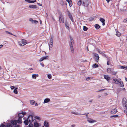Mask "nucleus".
<instances>
[{"instance_id":"nucleus-22","label":"nucleus","mask_w":127,"mask_h":127,"mask_svg":"<svg viewBox=\"0 0 127 127\" xmlns=\"http://www.w3.org/2000/svg\"><path fill=\"white\" fill-rule=\"evenodd\" d=\"M94 26L95 29H99L100 27V26L98 24H95L94 25Z\"/></svg>"},{"instance_id":"nucleus-20","label":"nucleus","mask_w":127,"mask_h":127,"mask_svg":"<svg viewBox=\"0 0 127 127\" xmlns=\"http://www.w3.org/2000/svg\"><path fill=\"white\" fill-rule=\"evenodd\" d=\"M117 110L116 109L114 108L112 109V114H114L117 112Z\"/></svg>"},{"instance_id":"nucleus-47","label":"nucleus","mask_w":127,"mask_h":127,"mask_svg":"<svg viewBox=\"0 0 127 127\" xmlns=\"http://www.w3.org/2000/svg\"><path fill=\"white\" fill-rule=\"evenodd\" d=\"M105 90V89H102L100 90L96 91V92H102V91L103 90Z\"/></svg>"},{"instance_id":"nucleus-35","label":"nucleus","mask_w":127,"mask_h":127,"mask_svg":"<svg viewBox=\"0 0 127 127\" xmlns=\"http://www.w3.org/2000/svg\"><path fill=\"white\" fill-rule=\"evenodd\" d=\"M53 36H52L50 38V42L53 43Z\"/></svg>"},{"instance_id":"nucleus-15","label":"nucleus","mask_w":127,"mask_h":127,"mask_svg":"<svg viewBox=\"0 0 127 127\" xmlns=\"http://www.w3.org/2000/svg\"><path fill=\"white\" fill-rule=\"evenodd\" d=\"M25 1L29 3H33L36 1V0H35L34 1H32L30 0H25Z\"/></svg>"},{"instance_id":"nucleus-51","label":"nucleus","mask_w":127,"mask_h":127,"mask_svg":"<svg viewBox=\"0 0 127 127\" xmlns=\"http://www.w3.org/2000/svg\"><path fill=\"white\" fill-rule=\"evenodd\" d=\"M124 23H126L127 22V19L126 18L124 20Z\"/></svg>"},{"instance_id":"nucleus-31","label":"nucleus","mask_w":127,"mask_h":127,"mask_svg":"<svg viewBox=\"0 0 127 127\" xmlns=\"http://www.w3.org/2000/svg\"><path fill=\"white\" fill-rule=\"evenodd\" d=\"M99 20L101 23L105 22V20L103 18H100L99 19Z\"/></svg>"},{"instance_id":"nucleus-55","label":"nucleus","mask_w":127,"mask_h":127,"mask_svg":"<svg viewBox=\"0 0 127 127\" xmlns=\"http://www.w3.org/2000/svg\"><path fill=\"white\" fill-rule=\"evenodd\" d=\"M107 65H109V62L108 61L107 62Z\"/></svg>"},{"instance_id":"nucleus-9","label":"nucleus","mask_w":127,"mask_h":127,"mask_svg":"<svg viewBox=\"0 0 127 127\" xmlns=\"http://www.w3.org/2000/svg\"><path fill=\"white\" fill-rule=\"evenodd\" d=\"M70 41L69 42V44L70 46H73L74 44V40L72 37H70Z\"/></svg>"},{"instance_id":"nucleus-16","label":"nucleus","mask_w":127,"mask_h":127,"mask_svg":"<svg viewBox=\"0 0 127 127\" xmlns=\"http://www.w3.org/2000/svg\"><path fill=\"white\" fill-rule=\"evenodd\" d=\"M29 7L31 8L35 9L37 8V6L35 5H29Z\"/></svg>"},{"instance_id":"nucleus-24","label":"nucleus","mask_w":127,"mask_h":127,"mask_svg":"<svg viewBox=\"0 0 127 127\" xmlns=\"http://www.w3.org/2000/svg\"><path fill=\"white\" fill-rule=\"evenodd\" d=\"M83 0H80L78 2L77 4L79 6H80L82 3V2L83 1Z\"/></svg>"},{"instance_id":"nucleus-6","label":"nucleus","mask_w":127,"mask_h":127,"mask_svg":"<svg viewBox=\"0 0 127 127\" xmlns=\"http://www.w3.org/2000/svg\"><path fill=\"white\" fill-rule=\"evenodd\" d=\"M59 19L60 20V22L61 23L62 22L64 23V17L62 15H60V16L59 17Z\"/></svg>"},{"instance_id":"nucleus-33","label":"nucleus","mask_w":127,"mask_h":127,"mask_svg":"<svg viewBox=\"0 0 127 127\" xmlns=\"http://www.w3.org/2000/svg\"><path fill=\"white\" fill-rule=\"evenodd\" d=\"M117 72H114L113 71H112V74L115 75L117 73Z\"/></svg>"},{"instance_id":"nucleus-50","label":"nucleus","mask_w":127,"mask_h":127,"mask_svg":"<svg viewBox=\"0 0 127 127\" xmlns=\"http://www.w3.org/2000/svg\"><path fill=\"white\" fill-rule=\"evenodd\" d=\"M14 127H20V126L19 125H15V126Z\"/></svg>"},{"instance_id":"nucleus-5","label":"nucleus","mask_w":127,"mask_h":127,"mask_svg":"<svg viewBox=\"0 0 127 127\" xmlns=\"http://www.w3.org/2000/svg\"><path fill=\"white\" fill-rule=\"evenodd\" d=\"M21 43L22 44H21L20 42L19 43V45L21 46H24L26 44L27 42V41L25 39H22V40Z\"/></svg>"},{"instance_id":"nucleus-37","label":"nucleus","mask_w":127,"mask_h":127,"mask_svg":"<svg viewBox=\"0 0 127 127\" xmlns=\"http://www.w3.org/2000/svg\"><path fill=\"white\" fill-rule=\"evenodd\" d=\"M17 88L15 89L13 91L14 93L16 94H17L18 93V92L17 90Z\"/></svg>"},{"instance_id":"nucleus-4","label":"nucleus","mask_w":127,"mask_h":127,"mask_svg":"<svg viewBox=\"0 0 127 127\" xmlns=\"http://www.w3.org/2000/svg\"><path fill=\"white\" fill-rule=\"evenodd\" d=\"M27 119L29 120V122L30 123H32L34 122L35 120H36L35 119H33V117L32 115H30L28 116Z\"/></svg>"},{"instance_id":"nucleus-53","label":"nucleus","mask_w":127,"mask_h":127,"mask_svg":"<svg viewBox=\"0 0 127 127\" xmlns=\"http://www.w3.org/2000/svg\"><path fill=\"white\" fill-rule=\"evenodd\" d=\"M46 17L48 19V14H47V13H46Z\"/></svg>"},{"instance_id":"nucleus-32","label":"nucleus","mask_w":127,"mask_h":127,"mask_svg":"<svg viewBox=\"0 0 127 127\" xmlns=\"http://www.w3.org/2000/svg\"><path fill=\"white\" fill-rule=\"evenodd\" d=\"M98 64H93V68H96L98 67Z\"/></svg>"},{"instance_id":"nucleus-26","label":"nucleus","mask_w":127,"mask_h":127,"mask_svg":"<svg viewBox=\"0 0 127 127\" xmlns=\"http://www.w3.org/2000/svg\"><path fill=\"white\" fill-rule=\"evenodd\" d=\"M38 76V74H33L32 75V77L33 79H36V77Z\"/></svg>"},{"instance_id":"nucleus-25","label":"nucleus","mask_w":127,"mask_h":127,"mask_svg":"<svg viewBox=\"0 0 127 127\" xmlns=\"http://www.w3.org/2000/svg\"><path fill=\"white\" fill-rule=\"evenodd\" d=\"M49 49H50V48H52L53 45V43L49 42Z\"/></svg>"},{"instance_id":"nucleus-40","label":"nucleus","mask_w":127,"mask_h":127,"mask_svg":"<svg viewBox=\"0 0 127 127\" xmlns=\"http://www.w3.org/2000/svg\"><path fill=\"white\" fill-rule=\"evenodd\" d=\"M38 23V21L36 20H33V22H32V24H37Z\"/></svg>"},{"instance_id":"nucleus-42","label":"nucleus","mask_w":127,"mask_h":127,"mask_svg":"<svg viewBox=\"0 0 127 127\" xmlns=\"http://www.w3.org/2000/svg\"><path fill=\"white\" fill-rule=\"evenodd\" d=\"M65 27L68 30H69L70 29V28L69 26H68V25H67L66 24V25H65Z\"/></svg>"},{"instance_id":"nucleus-28","label":"nucleus","mask_w":127,"mask_h":127,"mask_svg":"<svg viewBox=\"0 0 127 127\" xmlns=\"http://www.w3.org/2000/svg\"><path fill=\"white\" fill-rule=\"evenodd\" d=\"M12 124L10 123L7 124L6 125V127H12Z\"/></svg>"},{"instance_id":"nucleus-45","label":"nucleus","mask_w":127,"mask_h":127,"mask_svg":"<svg viewBox=\"0 0 127 127\" xmlns=\"http://www.w3.org/2000/svg\"><path fill=\"white\" fill-rule=\"evenodd\" d=\"M10 87L12 90L13 89L15 88V87L12 86H10Z\"/></svg>"},{"instance_id":"nucleus-17","label":"nucleus","mask_w":127,"mask_h":127,"mask_svg":"<svg viewBox=\"0 0 127 127\" xmlns=\"http://www.w3.org/2000/svg\"><path fill=\"white\" fill-rule=\"evenodd\" d=\"M50 100L49 98H46L44 100L43 103H45L49 102Z\"/></svg>"},{"instance_id":"nucleus-12","label":"nucleus","mask_w":127,"mask_h":127,"mask_svg":"<svg viewBox=\"0 0 127 127\" xmlns=\"http://www.w3.org/2000/svg\"><path fill=\"white\" fill-rule=\"evenodd\" d=\"M44 126L46 127H48L49 126V123L46 121H44Z\"/></svg>"},{"instance_id":"nucleus-8","label":"nucleus","mask_w":127,"mask_h":127,"mask_svg":"<svg viewBox=\"0 0 127 127\" xmlns=\"http://www.w3.org/2000/svg\"><path fill=\"white\" fill-rule=\"evenodd\" d=\"M67 12H68L67 14H68V15L69 17V18H70V19L71 20V21L72 22H73L74 21L73 19V17H72L71 15V13L69 11H68Z\"/></svg>"},{"instance_id":"nucleus-38","label":"nucleus","mask_w":127,"mask_h":127,"mask_svg":"<svg viewBox=\"0 0 127 127\" xmlns=\"http://www.w3.org/2000/svg\"><path fill=\"white\" fill-rule=\"evenodd\" d=\"M88 28L85 26H84L83 30L84 31H86L88 30Z\"/></svg>"},{"instance_id":"nucleus-21","label":"nucleus","mask_w":127,"mask_h":127,"mask_svg":"<svg viewBox=\"0 0 127 127\" xmlns=\"http://www.w3.org/2000/svg\"><path fill=\"white\" fill-rule=\"evenodd\" d=\"M29 122V120L27 119L24 121V123L26 125H27L28 124Z\"/></svg>"},{"instance_id":"nucleus-63","label":"nucleus","mask_w":127,"mask_h":127,"mask_svg":"<svg viewBox=\"0 0 127 127\" xmlns=\"http://www.w3.org/2000/svg\"><path fill=\"white\" fill-rule=\"evenodd\" d=\"M29 70H32L33 69L32 68H29Z\"/></svg>"},{"instance_id":"nucleus-29","label":"nucleus","mask_w":127,"mask_h":127,"mask_svg":"<svg viewBox=\"0 0 127 127\" xmlns=\"http://www.w3.org/2000/svg\"><path fill=\"white\" fill-rule=\"evenodd\" d=\"M107 72L108 73H111V68H108L107 69Z\"/></svg>"},{"instance_id":"nucleus-13","label":"nucleus","mask_w":127,"mask_h":127,"mask_svg":"<svg viewBox=\"0 0 127 127\" xmlns=\"http://www.w3.org/2000/svg\"><path fill=\"white\" fill-rule=\"evenodd\" d=\"M104 79L106 80L108 82H109V81L110 80V77H109L108 75H104Z\"/></svg>"},{"instance_id":"nucleus-3","label":"nucleus","mask_w":127,"mask_h":127,"mask_svg":"<svg viewBox=\"0 0 127 127\" xmlns=\"http://www.w3.org/2000/svg\"><path fill=\"white\" fill-rule=\"evenodd\" d=\"M89 3V1L88 0H83L82 5L85 7V9H88Z\"/></svg>"},{"instance_id":"nucleus-7","label":"nucleus","mask_w":127,"mask_h":127,"mask_svg":"<svg viewBox=\"0 0 127 127\" xmlns=\"http://www.w3.org/2000/svg\"><path fill=\"white\" fill-rule=\"evenodd\" d=\"M94 56L95 60L96 62H98L99 58V57L98 54L95 53L94 54Z\"/></svg>"},{"instance_id":"nucleus-10","label":"nucleus","mask_w":127,"mask_h":127,"mask_svg":"<svg viewBox=\"0 0 127 127\" xmlns=\"http://www.w3.org/2000/svg\"><path fill=\"white\" fill-rule=\"evenodd\" d=\"M32 123L34 124V127H38L39 124L37 122L36 120H35V121L33 122Z\"/></svg>"},{"instance_id":"nucleus-2","label":"nucleus","mask_w":127,"mask_h":127,"mask_svg":"<svg viewBox=\"0 0 127 127\" xmlns=\"http://www.w3.org/2000/svg\"><path fill=\"white\" fill-rule=\"evenodd\" d=\"M113 81L115 84L119 83V86L121 87H123L124 86L123 83L122 81H120L116 79L115 77L113 78Z\"/></svg>"},{"instance_id":"nucleus-64","label":"nucleus","mask_w":127,"mask_h":127,"mask_svg":"<svg viewBox=\"0 0 127 127\" xmlns=\"http://www.w3.org/2000/svg\"><path fill=\"white\" fill-rule=\"evenodd\" d=\"M108 3L110 1V0H106Z\"/></svg>"},{"instance_id":"nucleus-36","label":"nucleus","mask_w":127,"mask_h":127,"mask_svg":"<svg viewBox=\"0 0 127 127\" xmlns=\"http://www.w3.org/2000/svg\"><path fill=\"white\" fill-rule=\"evenodd\" d=\"M34 118L39 120H40L41 119L38 116H36Z\"/></svg>"},{"instance_id":"nucleus-60","label":"nucleus","mask_w":127,"mask_h":127,"mask_svg":"<svg viewBox=\"0 0 127 127\" xmlns=\"http://www.w3.org/2000/svg\"><path fill=\"white\" fill-rule=\"evenodd\" d=\"M37 4L39 5V6H42V4L40 3H38Z\"/></svg>"},{"instance_id":"nucleus-44","label":"nucleus","mask_w":127,"mask_h":127,"mask_svg":"<svg viewBox=\"0 0 127 127\" xmlns=\"http://www.w3.org/2000/svg\"><path fill=\"white\" fill-rule=\"evenodd\" d=\"M29 127H33V125L31 123L30 124H29Z\"/></svg>"},{"instance_id":"nucleus-39","label":"nucleus","mask_w":127,"mask_h":127,"mask_svg":"<svg viewBox=\"0 0 127 127\" xmlns=\"http://www.w3.org/2000/svg\"><path fill=\"white\" fill-rule=\"evenodd\" d=\"M119 117V116L118 115H112V118L113 117L114 118H118Z\"/></svg>"},{"instance_id":"nucleus-46","label":"nucleus","mask_w":127,"mask_h":127,"mask_svg":"<svg viewBox=\"0 0 127 127\" xmlns=\"http://www.w3.org/2000/svg\"><path fill=\"white\" fill-rule=\"evenodd\" d=\"M0 127H6V125H5L3 124H2L0 125Z\"/></svg>"},{"instance_id":"nucleus-14","label":"nucleus","mask_w":127,"mask_h":127,"mask_svg":"<svg viewBox=\"0 0 127 127\" xmlns=\"http://www.w3.org/2000/svg\"><path fill=\"white\" fill-rule=\"evenodd\" d=\"M66 1L68 3L69 6L71 7L72 4L71 0H66Z\"/></svg>"},{"instance_id":"nucleus-34","label":"nucleus","mask_w":127,"mask_h":127,"mask_svg":"<svg viewBox=\"0 0 127 127\" xmlns=\"http://www.w3.org/2000/svg\"><path fill=\"white\" fill-rule=\"evenodd\" d=\"M93 78V77H88L86 78V80L87 81H89V80L91 79H92Z\"/></svg>"},{"instance_id":"nucleus-54","label":"nucleus","mask_w":127,"mask_h":127,"mask_svg":"<svg viewBox=\"0 0 127 127\" xmlns=\"http://www.w3.org/2000/svg\"><path fill=\"white\" fill-rule=\"evenodd\" d=\"M40 65L44 67V64H43L42 63H40Z\"/></svg>"},{"instance_id":"nucleus-56","label":"nucleus","mask_w":127,"mask_h":127,"mask_svg":"<svg viewBox=\"0 0 127 127\" xmlns=\"http://www.w3.org/2000/svg\"><path fill=\"white\" fill-rule=\"evenodd\" d=\"M52 19L54 21H55V19H54V18L53 17V16H52Z\"/></svg>"},{"instance_id":"nucleus-23","label":"nucleus","mask_w":127,"mask_h":127,"mask_svg":"<svg viewBox=\"0 0 127 127\" xmlns=\"http://www.w3.org/2000/svg\"><path fill=\"white\" fill-rule=\"evenodd\" d=\"M88 121L89 123H93L94 122H96V121L94 120L91 119L90 120H88Z\"/></svg>"},{"instance_id":"nucleus-48","label":"nucleus","mask_w":127,"mask_h":127,"mask_svg":"<svg viewBox=\"0 0 127 127\" xmlns=\"http://www.w3.org/2000/svg\"><path fill=\"white\" fill-rule=\"evenodd\" d=\"M85 115H86L87 118L88 117V115L89 114L88 113H85Z\"/></svg>"},{"instance_id":"nucleus-27","label":"nucleus","mask_w":127,"mask_h":127,"mask_svg":"<svg viewBox=\"0 0 127 127\" xmlns=\"http://www.w3.org/2000/svg\"><path fill=\"white\" fill-rule=\"evenodd\" d=\"M70 48L71 51L72 53H73L74 52V49L73 46H70Z\"/></svg>"},{"instance_id":"nucleus-49","label":"nucleus","mask_w":127,"mask_h":127,"mask_svg":"<svg viewBox=\"0 0 127 127\" xmlns=\"http://www.w3.org/2000/svg\"><path fill=\"white\" fill-rule=\"evenodd\" d=\"M6 32H7V33H8L9 34L14 35H13V34H12V33H11V32H8V31H6ZM14 36H15V35H14Z\"/></svg>"},{"instance_id":"nucleus-52","label":"nucleus","mask_w":127,"mask_h":127,"mask_svg":"<svg viewBox=\"0 0 127 127\" xmlns=\"http://www.w3.org/2000/svg\"><path fill=\"white\" fill-rule=\"evenodd\" d=\"M33 20L32 18H31L29 19V21L30 22H33Z\"/></svg>"},{"instance_id":"nucleus-19","label":"nucleus","mask_w":127,"mask_h":127,"mask_svg":"<svg viewBox=\"0 0 127 127\" xmlns=\"http://www.w3.org/2000/svg\"><path fill=\"white\" fill-rule=\"evenodd\" d=\"M119 67L122 69H127V66H126V67L123 66L121 65H119Z\"/></svg>"},{"instance_id":"nucleus-62","label":"nucleus","mask_w":127,"mask_h":127,"mask_svg":"<svg viewBox=\"0 0 127 127\" xmlns=\"http://www.w3.org/2000/svg\"><path fill=\"white\" fill-rule=\"evenodd\" d=\"M79 114L77 112H76V113L75 114V115H78Z\"/></svg>"},{"instance_id":"nucleus-11","label":"nucleus","mask_w":127,"mask_h":127,"mask_svg":"<svg viewBox=\"0 0 127 127\" xmlns=\"http://www.w3.org/2000/svg\"><path fill=\"white\" fill-rule=\"evenodd\" d=\"M48 58V56H47L42 57L41 58H40L39 61L40 62L42 61L43 60L47 59Z\"/></svg>"},{"instance_id":"nucleus-57","label":"nucleus","mask_w":127,"mask_h":127,"mask_svg":"<svg viewBox=\"0 0 127 127\" xmlns=\"http://www.w3.org/2000/svg\"><path fill=\"white\" fill-rule=\"evenodd\" d=\"M102 25L103 26H104L105 25V22H102Z\"/></svg>"},{"instance_id":"nucleus-59","label":"nucleus","mask_w":127,"mask_h":127,"mask_svg":"<svg viewBox=\"0 0 127 127\" xmlns=\"http://www.w3.org/2000/svg\"><path fill=\"white\" fill-rule=\"evenodd\" d=\"M71 113L74 114L75 115V114L76 113V112H71Z\"/></svg>"},{"instance_id":"nucleus-30","label":"nucleus","mask_w":127,"mask_h":127,"mask_svg":"<svg viewBox=\"0 0 127 127\" xmlns=\"http://www.w3.org/2000/svg\"><path fill=\"white\" fill-rule=\"evenodd\" d=\"M30 102L31 105H33L35 103V101L34 100H31L30 101Z\"/></svg>"},{"instance_id":"nucleus-1","label":"nucleus","mask_w":127,"mask_h":127,"mask_svg":"<svg viewBox=\"0 0 127 127\" xmlns=\"http://www.w3.org/2000/svg\"><path fill=\"white\" fill-rule=\"evenodd\" d=\"M26 114V112L23 111L18 114V119L17 120L18 123L21 124L22 123V121L21 119L24 117V115Z\"/></svg>"},{"instance_id":"nucleus-41","label":"nucleus","mask_w":127,"mask_h":127,"mask_svg":"<svg viewBox=\"0 0 127 127\" xmlns=\"http://www.w3.org/2000/svg\"><path fill=\"white\" fill-rule=\"evenodd\" d=\"M116 35L118 36L119 37L121 35V33L119 32H116Z\"/></svg>"},{"instance_id":"nucleus-58","label":"nucleus","mask_w":127,"mask_h":127,"mask_svg":"<svg viewBox=\"0 0 127 127\" xmlns=\"http://www.w3.org/2000/svg\"><path fill=\"white\" fill-rule=\"evenodd\" d=\"M66 24L68 26V23H67L66 22H65V25H66Z\"/></svg>"},{"instance_id":"nucleus-18","label":"nucleus","mask_w":127,"mask_h":127,"mask_svg":"<svg viewBox=\"0 0 127 127\" xmlns=\"http://www.w3.org/2000/svg\"><path fill=\"white\" fill-rule=\"evenodd\" d=\"M11 124L14 125H15L17 123H18V121L17 120H14V121H12L11 122Z\"/></svg>"},{"instance_id":"nucleus-61","label":"nucleus","mask_w":127,"mask_h":127,"mask_svg":"<svg viewBox=\"0 0 127 127\" xmlns=\"http://www.w3.org/2000/svg\"><path fill=\"white\" fill-rule=\"evenodd\" d=\"M75 126L74 125H72L71 126V127H74Z\"/></svg>"},{"instance_id":"nucleus-43","label":"nucleus","mask_w":127,"mask_h":127,"mask_svg":"<svg viewBox=\"0 0 127 127\" xmlns=\"http://www.w3.org/2000/svg\"><path fill=\"white\" fill-rule=\"evenodd\" d=\"M51 74H48L47 75V77L49 79H51Z\"/></svg>"}]
</instances>
